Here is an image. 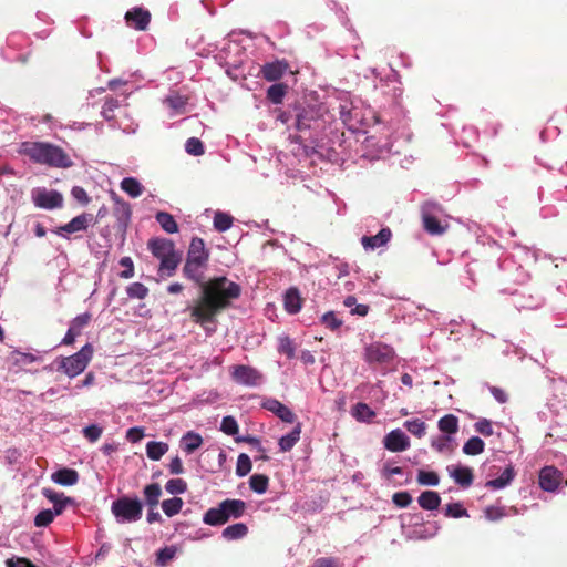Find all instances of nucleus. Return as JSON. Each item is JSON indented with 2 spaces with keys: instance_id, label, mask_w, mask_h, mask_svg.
Wrapping results in <instances>:
<instances>
[{
  "instance_id": "11",
  "label": "nucleus",
  "mask_w": 567,
  "mask_h": 567,
  "mask_svg": "<svg viewBox=\"0 0 567 567\" xmlns=\"http://www.w3.org/2000/svg\"><path fill=\"white\" fill-rule=\"evenodd\" d=\"M364 146L371 158H383L392 152V143L389 137L382 140L374 135L368 136L364 140Z\"/></svg>"
},
{
  "instance_id": "22",
  "label": "nucleus",
  "mask_w": 567,
  "mask_h": 567,
  "mask_svg": "<svg viewBox=\"0 0 567 567\" xmlns=\"http://www.w3.org/2000/svg\"><path fill=\"white\" fill-rule=\"evenodd\" d=\"M449 475L455 481L456 484L466 488L470 487L473 483V472L467 466H447L446 467Z\"/></svg>"
},
{
  "instance_id": "17",
  "label": "nucleus",
  "mask_w": 567,
  "mask_h": 567,
  "mask_svg": "<svg viewBox=\"0 0 567 567\" xmlns=\"http://www.w3.org/2000/svg\"><path fill=\"white\" fill-rule=\"evenodd\" d=\"M125 20L130 27L144 31L151 22V13L141 7H135L125 13Z\"/></svg>"
},
{
  "instance_id": "9",
  "label": "nucleus",
  "mask_w": 567,
  "mask_h": 567,
  "mask_svg": "<svg viewBox=\"0 0 567 567\" xmlns=\"http://www.w3.org/2000/svg\"><path fill=\"white\" fill-rule=\"evenodd\" d=\"M233 380L245 386H256L261 381V374L259 371L250 365H235L231 371Z\"/></svg>"
},
{
  "instance_id": "45",
  "label": "nucleus",
  "mask_w": 567,
  "mask_h": 567,
  "mask_svg": "<svg viewBox=\"0 0 567 567\" xmlns=\"http://www.w3.org/2000/svg\"><path fill=\"white\" fill-rule=\"evenodd\" d=\"M183 499L179 497H172L162 502V509L167 517H173L178 514L183 507Z\"/></svg>"
},
{
  "instance_id": "34",
  "label": "nucleus",
  "mask_w": 567,
  "mask_h": 567,
  "mask_svg": "<svg viewBox=\"0 0 567 567\" xmlns=\"http://www.w3.org/2000/svg\"><path fill=\"white\" fill-rule=\"evenodd\" d=\"M144 497L145 503L150 508H156L159 503V497L162 495V488L158 483H152L144 487Z\"/></svg>"
},
{
  "instance_id": "51",
  "label": "nucleus",
  "mask_w": 567,
  "mask_h": 567,
  "mask_svg": "<svg viewBox=\"0 0 567 567\" xmlns=\"http://www.w3.org/2000/svg\"><path fill=\"white\" fill-rule=\"evenodd\" d=\"M165 489L172 495L184 494L187 491V483L182 478H172L166 482Z\"/></svg>"
},
{
  "instance_id": "42",
  "label": "nucleus",
  "mask_w": 567,
  "mask_h": 567,
  "mask_svg": "<svg viewBox=\"0 0 567 567\" xmlns=\"http://www.w3.org/2000/svg\"><path fill=\"white\" fill-rule=\"evenodd\" d=\"M485 443L478 436L470 437L463 445V453L466 455H478L484 452Z\"/></svg>"
},
{
  "instance_id": "19",
  "label": "nucleus",
  "mask_w": 567,
  "mask_h": 567,
  "mask_svg": "<svg viewBox=\"0 0 567 567\" xmlns=\"http://www.w3.org/2000/svg\"><path fill=\"white\" fill-rule=\"evenodd\" d=\"M114 209L113 215L116 218L117 228L122 231H125L132 216V209L127 202L121 199L118 196L114 195Z\"/></svg>"
},
{
  "instance_id": "46",
  "label": "nucleus",
  "mask_w": 567,
  "mask_h": 567,
  "mask_svg": "<svg viewBox=\"0 0 567 567\" xmlns=\"http://www.w3.org/2000/svg\"><path fill=\"white\" fill-rule=\"evenodd\" d=\"M403 426L414 436L421 439L426 434V424L421 419L406 420Z\"/></svg>"
},
{
  "instance_id": "5",
  "label": "nucleus",
  "mask_w": 567,
  "mask_h": 567,
  "mask_svg": "<svg viewBox=\"0 0 567 567\" xmlns=\"http://www.w3.org/2000/svg\"><path fill=\"white\" fill-rule=\"evenodd\" d=\"M326 109L323 106L303 107L296 114L295 125L299 132L313 131L320 132L324 128L328 120L326 118Z\"/></svg>"
},
{
  "instance_id": "64",
  "label": "nucleus",
  "mask_w": 567,
  "mask_h": 567,
  "mask_svg": "<svg viewBox=\"0 0 567 567\" xmlns=\"http://www.w3.org/2000/svg\"><path fill=\"white\" fill-rule=\"evenodd\" d=\"M7 567H38L32 561L23 557H11L6 560Z\"/></svg>"
},
{
  "instance_id": "56",
  "label": "nucleus",
  "mask_w": 567,
  "mask_h": 567,
  "mask_svg": "<svg viewBox=\"0 0 567 567\" xmlns=\"http://www.w3.org/2000/svg\"><path fill=\"white\" fill-rule=\"evenodd\" d=\"M185 151L193 156L203 155L205 152L203 142L197 137H189L185 143Z\"/></svg>"
},
{
  "instance_id": "47",
  "label": "nucleus",
  "mask_w": 567,
  "mask_h": 567,
  "mask_svg": "<svg viewBox=\"0 0 567 567\" xmlns=\"http://www.w3.org/2000/svg\"><path fill=\"white\" fill-rule=\"evenodd\" d=\"M148 288L142 282H132L126 287L127 297L131 299H145L148 296Z\"/></svg>"
},
{
  "instance_id": "23",
  "label": "nucleus",
  "mask_w": 567,
  "mask_h": 567,
  "mask_svg": "<svg viewBox=\"0 0 567 567\" xmlns=\"http://www.w3.org/2000/svg\"><path fill=\"white\" fill-rule=\"evenodd\" d=\"M186 260L196 261L197 264H206L208 252L205 249V243L202 238L194 237L190 241Z\"/></svg>"
},
{
  "instance_id": "54",
  "label": "nucleus",
  "mask_w": 567,
  "mask_h": 567,
  "mask_svg": "<svg viewBox=\"0 0 567 567\" xmlns=\"http://www.w3.org/2000/svg\"><path fill=\"white\" fill-rule=\"evenodd\" d=\"M321 322L332 331L338 330L343 321L340 319L334 311H328L321 316Z\"/></svg>"
},
{
  "instance_id": "44",
  "label": "nucleus",
  "mask_w": 567,
  "mask_h": 567,
  "mask_svg": "<svg viewBox=\"0 0 567 567\" xmlns=\"http://www.w3.org/2000/svg\"><path fill=\"white\" fill-rule=\"evenodd\" d=\"M269 485L268 476L264 474H254L249 478L250 488L257 494H265Z\"/></svg>"
},
{
  "instance_id": "58",
  "label": "nucleus",
  "mask_w": 567,
  "mask_h": 567,
  "mask_svg": "<svg viewBox=\"0 0 567 567\" xmlns=\"http://www.w3.org/2000/svg\"><path fill=\"white\" fill-rule=\"evenodd\" d=\"M445 515L447 517L453 518H461V517H467V511L463 507V505L460 502L456 503H450L445 507Z\"/></svg>"
},
{
  "instance_id": "28",
  "label": "nucleus",
  "mask_w": 567,
  "mask_h": 567,
  "mask_svg": "<svg viewBox=\"0 0 567 567\" xmlns=\"http://www.w3.org/2000/svg\"><path fill=\"white\" fill-rule=\"evenodd\" d=\"M182 260V252L159 259L158 274L161 277H172Z\"/></svg>"
},
{
  "instance_id": "31",
  "label": "nucleus",
  "mask_w": 567,
  "mask_h": 567,
  "mask_svg": "<svg viewBox=\"0 0 567 567\" xmlns=\"http://www.w3.org/2000/svg\"><path fill=\"white\" fill-rule=\"evenodd\" d=\"M419 505L426 511H434L441 504V497L437 492L424 491L417 498Z\"/></svg>"
},
{
  "instance_id": "12",
  "label": "nucleus",
  "mask_w": 567,
  "mask_h": 567,
  "mask_svg": "<svg viewBox=\"0 0 567 567\" xmlns=\"http://www.w3.org/2000/svg\"><path fill=\"white\" fill-rule=\"evenodd\" d=\"M563 477V473L554 466H545L540 470L538 476V483L543 491L545 492H556L560 481Z\"/></svg>"
},
{
  "instance_id": "21",
  "label": "nucleus",
  "mask_w": 567,
  "mask_h": 567,
  "mask_svg": "<svg viewBox=\"0 0 567 567\" xmlns=\"http://www.w3.org/2000/svg\"><path fill=\"white\" fill-rule=\"evenodd\" d=\"M206 264H197L196 261L186 260L183 267V274L186 278L193 280L195 284L199 285L204 290L205 287H208L205 282V276L203 268Z\"/></svg>"
},
{
  "instance_id": "60",
  "label": "nucleus",
  "mask_w": 567,
  "mask_h": 567,
  "mask_svg": "<svg viewBox=\"0 0 567 567\" xmlns=\"http://www.w3.org/2000/svg\"><path fill=\"white\" fill-rule=\"evenodd\" d=\"M103 433V429L97 424H90L83 429L84 436L91 442H96Z\"/></svg>"
},
{
  "instance_id": "35",
  "label": "nucleus",
  "mask_w": 567,
  "mask_h": 567,
  "mask_svg": "<svg viewBox=\"0 0 567 567\" xmlns=\"http://www.w3.org/2000/svg\"><path fill=\"white\" fill-rule=\"evenodd\" d=\"M437 427L445 435L452 436L458 431V419L454 414H446L439 420Z\"/></svg>"
},
{
  "instance_id": "59",
  "label": "nucleus",
  "mask_w": 567,
  "mask_h": 567,
  "mask_svg": "<svg viewBox=\"0 0 567 567\" xmlns=\"http://www.w3.org/2000/svg\"><path fill=\"white\" fill-rule=\"evenodd\" d=\"M278 350L279 352L287 354L289 359L295 357V347L292 340L288 336L279 338Z\"/></svg>"
},
{
  "instance_id": "13",
  "label": "nucleus",
  "mask_w": 567,
  "mask_h": 567,
  "mask_svg": "<svg viewBox=\"0 0 567 567\" xmlns=\"http://www.w3.org/2000/svg\"><path fill=\"white\" fill-rule=\"evenodd\" d=\"M383 445L390 452H403L410 447V439L401 429H394L383 437Z\"/></svg>"
},
{
  "instance_id": "50",
  "label": "nucleus",
  "mask_w": 567,
  "mask_h": 567,
  "mask_svg": "<svg viewBox=\"0 0 567 567\" xmlns=\"http://www.w3.org/2000/svg\"><path fill=\"white\" fill-rule=\"evenodd\" d=\"M286 94V86L281 83H276L269 86L267 90V97L274 104H279L282 102L284 96Z\"/></svg>"
},
{
  "instance_id": "48",
  "label": "nucleus",
  "mask_w": 567,
  "mask_h": 567,
  "mask_svg": "<svg viewBox=\"0 0 567 567\" xmlns=\"http://www.w3.org/2000/svg\"><path fill=\"white\" fill-rule=\"evenodd\" d=\"M416 480L422 486H436L440 483L437 473L433 471L419 470Z\"/></svg>"
},
{
  "instance_id": "29",
  "label": "nucleus",
  "mask_w": 567,
  "mask_h": 567,
  "mask_svg": "<svg viewBox=\"0 0 567 567\" xmlns=\"http://www.w3.org/2000/svg\"><path fill=\"white\" fill-rule=\"evenodd\" d=\"M285 309L290 315H296L301 310V297L297 288H289L284 297Z\"/></svg>"
},
{
  "instance_id": "15",
  "label": "nucleus",
  "mask_w": 567,
  "mask_h": 567,
  "mask_svg": "<svg viewBox=\"0 0 567 567\" xmlns=\"http://www.w3.org/2000/svg\"><path fill=\"white\" fill-rule=\"evenodd\" d=\"M91 220L92 216L83 213L72 218L69 223L58 227L54 233L63 238H68L66 234L86 230Z\"/></svg>"
},
{
  "instance_id": "62",
  "label": "nucleus",
  "mask_w": 567,
  "mask_h": 567,
  "mask_svg": "<svg viewBox=\"0 0 567 567\" xmlns=\"http://www.w3.org/2000/svg\"><path fill=\"white\" fill-rule=\"evenodd\" d=\"M120 265L124 267V270L120 272L121 278L130 279L134 276V264L131 257H122Z\"/></svg>"
},
{
  "instance_id": "7",
  "label": "nucleus",
  "mask_w": 567,
  "mask_h": 567,
  "mask_svg": "<svg viewBox=\"0 0 567 567\" xmlns=\"http://www.w3.org/2000/svg\"><path fill=\"white\" fill-rule=\"evenodd\" d=\"M394 349L382 342H373L364 348V359L370 364H389L394 360Z\"/></svg>"
},
{
  "instance_id": "1",
  "label": "nucleus",
  "mask_w": 567,
  "mask_h": 567,
  "mask_svg": "<svg viewBox=\"0 0 567 567\" xmlns=\"http://www.w3.org/2000/svg\"><path fill=\"white\" fill-rule=\"evenodd\" d=\"M216 292L205 287L200 305L190 308V317L194 322L204 326L213 322L215 315L229 306V300L240 297L241 287L226 277H218L214 281Z\"/></svg>"
},
{
  "instance_id": "10",
  "label": "nucleus",
  "mask_w": 567,
  "mask_h": 567,
  "mask_svg": "<svg viewBox=\"0 0 567 567\" xmlns=\"http://www.w3.org/2000/svg\"><path fill=\"white\" fill-rule=\"evenodd\" d=\"M343 97L338 107L340 120L349 130L354 131L357 130L355 124L361 121V115L354 106V102L347 94H343Z\"/></svg>"
},
{
  "instance_id": "8",
  "label": "nucleus",
  "mask_w": 567,
  "mask_h": 567,
  "mask_svg": "<svg viewBox=\"0 0 567 567\" xmlns=\"http://www.w3.org/2000/svg\"><path fill=\"white\" fill-rule=\"evenodd\" d=\"M32 200L34 206L48 210L60 208L63 205V196L53 189L38 188L33 190Z\"/></svg>"
},
{
  "instance_id": "37",
  "label": "nucleus",
  "mask_w": 567,
  "mask_h": 567,
  "mask_svg": "<svg viewBox=\"0 0 567 567\" xmlns=\"http://www.w3.org/2000/svg\"><path fill=\"white\" fill-rule=\"evenodd\" d=\"M300 433H301V426H300V424H297L290 433L282 435L278 442L280 451H282V452L290 451L295 446V444L299 441Z\"/></svg>"
},
{
  "instance_id": "18",
  "label": "nucleus",
  "mask_w": 567,
  "mask_h": 567,
  "mask_svg": "<svg viewBox=\"0 0 567 567\" xmlns=\"http://www.w3.org/2000/svg\"><path fill=\"white\" fill-rule=\"evenodd\" d=\"M261 406L267 411L274 413L276 416H278L281 421L286 423H293L296 420V415L293 414V412L288 406H286L276 399H265L261 403Z\"/></svg>"
},
{
  "instance_id": "36",
  "label": "nucleus",
  "mask_w": 567,
  "mask_h": 567,
  "mask_svg": "<svg viewBox=\"0 0 567 567\" xmlns=\"http://www.w3.org/2000/svg\"><path fill=\"white\" fill-rule=\"evenodd\" d=\"M248 533V527L244 523H236L227 526L223 532L221 536L227 540H237L244 538Z\"/></svg>"
},
{
  "instance_id": "20",
  "label": "nucleus",
  "mask_w": 567,
  "mask_h": 567,
  "mask_svg": "<svg viewBox=\"0 0 567 567\" xmlns=\"http://www.w3.org/2000/svg\"><path fill=\"white\" fill-rule=\"evenodd\" d=\"M42 495L53 504L52 511L56 515H61L68 506L75 504L74 498L65 496L63 493L51 488H42Z\"/></svg>"
},
{
  "instance_id": "16",
  "label": "nucleus",
  "mask_w": 567,
  "mask_h": 567,
  "mask_svg": "<svg viewBox=\"0 0 567 567\" xmlns=\"http://www.w3.org/2000/svg\"><path fill=\"white\" fill-rule=\"evenodd\" d=\"M392 231L389 227H383L379 230L377 235L373 236H362L361 245L363 246L365 251H373L378 248L385 247L391 240Z\"/></svg>"
},
{
  "instance_id": "53",
  "label": "nucleus",
  "mask_w": 567,
  "mask_h": 567,
  "mask_svg": "<svg viewBox=\"0 0 567 567\" xmlns=\"http://www.w3.org/2000/svg\"><path fill=\"white\" fill-rule=\"evenodd\" d=\"M251 467L252 465L250 457L245 453L239 454L236 464V475L239 477H244L249 474Z\"/></svg>"
},
{
  "instance_id": "52",
  "label": "nucleus",
  "mask_w": 567,
  "mask_h": 567,
  "mask_svg": "<svg viewBox=\"0 0 567 567\" xmlns=\"http://www.w3.org/2000/svg\"><path fill=\"white\" fill-rule=\"evenodd\" d=\"M176 555V548L174 546H165L164 548H161L156 553V560L155 564L157 566H165L169 560H172Z\"/></svg>"
},
{
  "instance_id": "6",
  "label": "nucleus",
  "mask_w": 567,
  "mask_h": 567,
  "mask_svg": "<svg viewBox=\"0 0 567 567\" xmlns=\"http://www.w3.org/2000/svg\"><path fill=\"white\" fill-rule=\"evenodd\" d=\"M423 228L432 236H440L445 233L447 225L443 224V208L435 202H426L421 208Z\"/></svg>"
},
{
  "instance_id": "40",
  "label": "nucleus",
  "mask_w": 567,
  "mask_h": 567,
  "mask_svg": "<svg viewBox=\"0 0 567 567\" xmlns=\"http://www.w3.org/2000/svg\"><path fill=\"white\" fill-rule=\"evenodd\" d=\"M121 188L132 198H136L143 193L142 184L134 177L123 178L121 182Z\"/></svg>"
},
{
  "instance_id": "49",
  "label": "nucleus",
  "mask_w": 567,
  "mask_h": 567,
  "mask_svg": "<svg viewBox=\"0 0 567 567\" xmlns=\"http://www.w3.org/2000/svg\"><path fill=\"white\" fill-rule=\"evenodd\" d=\"M90 320L91 315L89 312L81 313L72 319L69 329L76 336H80L83 328H85L89 324Z\"/></svg>"
},
{
  "instance_id": "33",
  "label": "nucleus",
  "mask_w": 567,
  "mask_h": 567,
  "mask_svg": "<svg viewBox=\"0 0 567 567\" xmlns=\"http://www.w3.org/2000/svg\"><path fill=\"white\" fill-rule=\"evenodd\" d=\"M181 444L184 452L192 454L203 444V439L198 433L189 431L182 436Z\"/></svg>"
},
{
  "instance_id": "32",
  "label": "nucleus",
  "mask_w": 567,
  "mask_h": 567,
  "mask_svg": "<svg viewBox=\"0 0 567 567\" xmlns=\"http://www.w3.org/2000/svg\"><path fill=\"white\" fill-rule=\"evenodd\" d=\"M203 522L209 526H219L227 523L221 504L218 506L209 508L203 516Z\"/></svg>"
},
{
  "instance_id": "2",
  "label": "nucleus",
  "mask_w": 567,
  "mask_h": 567,
  "mask_svg": "<svg viewBox=\"0 0 567 567\" xmlns=\"http://www.w3.org/2000/svg\"><path fill=\"white\" fill-rule=\"evenodd\" d=\"M18 153L29 157L35 164L50 167L69 168L73 165L72 159L63 148L49 142H21Z\"/></svg>"
},
{
  "instance_id": "30",
  "label": "nucleus",
  "mask_w": 567,
  "mask_h": 567,
  "mask_svg": "<svg viewBox=\"0 0 567 567\" xmlns=\"http://www.w3.org/2000/svg\"><path fill=\"white\" fill-rule=\"evenodd\" d=\"M286 70L287 63L281 61H275L266 63L261 69V73L267 81H277L284 75Z\"/></svg>"
},
{
  "instance_id": "55",
  "label": "nucleus",
  "mask_w": 567,
  "mask_h": 567,
  "mask_svg": "<svg viewBox=\"0 0 567 567\" xmlns=\"http://www.w3.org/2000/svg\"><path fill=\"white\" fill-rule=\"evenodd\" d=\"M220 431L227 435L235 436L239 431L236 419L231 415L224 416L220 423Z\"/></svg>"
},
{
  "instance_id": "39",
  "label": "nucleus",
  "mask_w": 567,
  "mask_h": 567,
  "mask_svg": "<svg viewBox=\"0 0 567 567\" xmlns=\"http://www.w3.org/2000/svg\"><path fill=\"white\" fill-rule=\"evenodd\" d=\"M168 451L165 442L151 441L146 444V455L152 461H159Z\"/></svg>"
},
{
  "instance_id": "14",
  "label": "nucleus",
  "mask_w": 567,
  "mask_h": 567,
  "mask_svg": "<svg viewBox=\"0 0 567 567\" xmlns=\"http://www.w3.org/2000/svg\"><path fill=\"white\" fill-rule=\"evenodd\" d=\"M147 248L150 249L152 255L157 259H162L179 252L178 250L175 249L174 241L168 238H151L147 243Z\"/></svg>"
},
{
  "instance_id": "41",
  "label": "nucleus",
  "mask_w": 567,
  "mask_h": 567,
  "mask_svg": "<svg viewBox=\"0 0 567 567\" xmlns=\"http://www.w3.org/2000/svg\"><path fill=\"white\" fill-rule=\"evenodd\" d=\"M352 415L360 422H371L375 413L368 404L359 402L352 408Z\"/></svg>"
},
{
  "instance_id": "43",
  "label": "nucleus",
  "mask_w": 567,
  "mask_h": 567,
  "mask_svg": "<svg viewBox=\"0 0 567 567\" xmlns=\"http://www.w3.org/2000/svg\"><path fill=\"white\" fill-rule=\"evenodd\" d=\"M233 221L234 218L229 214L218 210L214 215L213 225L217 231L224 233L233 226Z\"/></svg>"
},
{
  "instance_id": "61",
  "label": "nucleus",
  "mask_w": 567,
  "mask_h": 567,
  "mask_svg": "<svg viewBox=\"0 0 567 567\" xmlns=\"http://www.w3.org/2000/svg\"><path fill=\"white\" fill-rule=\"evenodd\" d=\"M117 107H118V101L116 99H113V97L106 99V101L104 102L103 107H102V112H101L102 116L106 121H111L113 118V112Z\"/></svg>"
},
{
  "instance_id": "3",
  "label": "nucleus",
  "mask_w": 567,
  "mask_h": 567,
  "mask_svg": "<svg viewBox=\"0 0 567 567\" xmlns=\"http://www.w3.org/2000/svg\"><path fill=\"white\" fill-rule=\"evenodd\" d=\"M111 512L118 524L135 523L143 514V503L137 497L121 496L111 505Z\"/></svg>"
},
{
  "instance_id": "24",
  "label": "nucleus",
  "mask_w": 567,
  "mask_h": 567,
  "mask_svg": "<svg viewBox=\"0 0 567 567\" xmlns=\"http://www.w3.org/2000/svg\"><path fill=\"white\" fill-rule=\"evenodd\" d=\"M223 512L226 520L240 518L246 509V503L241 499L227 498L221 503Z\"/></svg>"
},
{
  "instance_id": "57",
  "label": "nucleus",
  "mask_w": 567,
  "mask_h": 567,
  "mask_svg": "<svg viewBox=\"0 0 567 567\" xmlns=\"http://www.w3.org/2000/svg\"><path fill=\"white\" fill-rule=\"evenodd\" d=\"M58 516L52 509H42L34 517V525L37 527H47L50 525L54 517Z\"/></svg>"
},
{
  "instance_id": "38",
  "label": "nucleus",
  "mask_w": 567,
  "mask_h": 567,
  "mask_svg": "<svg viewBox=\"0 0 567 567\" xmlns=\"http://www.w3.org/2000/svg\"><path fill=\"white\" fill-rule=\"evenodd\" d=\"M155 220L159 224L162 229L167 234H175L178 231V225L173 215L166 212H158L155 215Z\"/></svg>"
},
{
  "instance_id": "26",
  "label": "nucleus",
  "mask_w": 567,
  "mask_h": 567,
  "mask_svg": "<svg viewBox=\"0 0 567 567\" xmlns=\"http://www.w3.org/2000/svg\"><path fill=\"white\" fill-rule=\"evenodd\" d=\"M163 102L171 110V115H181L186 113L188 99L179 93H171Z\"/></svg>"
},
{
  "instance_id": "63",
  "label": "nucleus",
  "mask_w": 567,
  "mask_h": 567,
  "mask_svg": "<svg viewBox=\"0 0 567 567\" xmlns=\"http://www.w3.org/2000/svg\"><path fill=\"white\" fill-rule=\"evenodd\" d=\"M392 502L400 508H405L412 503V496L409 492H398L392 496Z\"/></svg>"
},
{
  "instance_id": "25",
  "label": "nucleus",
  "mask_w": 567,
  "mask_h": 567,
  "mask_svg": "<svg viewBox=\"0 0 567 567\" xmlns=\"http://www.w3.org/2000/svg\"><path fill=\"white\" fill-rule=\"evenodd\" d=\"M53 483L61 486H73L79 481V474L73 468L63 467L51 474Z\"/></svg>"
},
{
  "instance_id": "4",
  "label": "nucleus",
  "mask_w": 567,
  "mask_h": 567,
  "mask_svg": "<svg viewBox=\"0 0 567 567\" xmlns=\"http://www.w3.org/2000/svg\"><path fill=\"white\" fill-rule=\"evenodd\" d=\"M92 355L93 347L91 343H86L74 354L58 359L56 370L62 371L69 378H75L86 369Z\"/></svg>"
},
{
  "instance_id": "27",
  "label": "nucleus",
  "mask_w": 567,
  "mask_h": 567,
  "mask_svg": "<svg viewBox=\"0 0 567 567\" xmlns=\"http://www.w3.org/2000/svg\"><path fill=\"white\" fill-rule=\"evenodd\" d=\"M515 476L516 472L513 465H508L497 478L487 481L485 486L494 491H499L511 485Z\"/></svg>"
}]
</instances>
